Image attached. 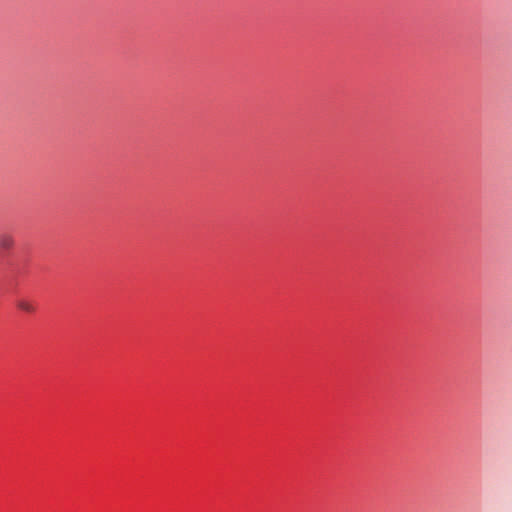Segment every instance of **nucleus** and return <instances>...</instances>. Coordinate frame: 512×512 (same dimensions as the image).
<instances>
[{
  "label": "nucleus",
  "instance_id": "obj_2",
  "mask_svg": "<svg viewBox=\"0 0 512 512\" xmlns=\"http://www.w3.org/2000/svg\"><path fill=\"white\" fill-rule=\"evenodd\" d=\"M14 246V238L11 234L2 233L0 234V248L3 250H9Z\"/></svg>",
  "mask_w": 512,
  "mask_h": 512
},
{
  "label": "nucleus",
  "instance_id": "obj_1",
  "mask_svg": "<svg viewBox=\"0 0 512 512\" xmlns=\"http://www.w3.org/2000/svg\"><path fill=\"white\" fill-rule=\"evenodd\" d=\"M16 306L26 313H34L36 311V305L28 299L21 298L17 300Z\"/></svg>",
  "mask_w": 512,
  "mask_h": 512
}]
</instances>
